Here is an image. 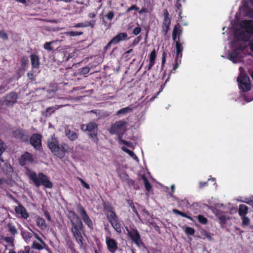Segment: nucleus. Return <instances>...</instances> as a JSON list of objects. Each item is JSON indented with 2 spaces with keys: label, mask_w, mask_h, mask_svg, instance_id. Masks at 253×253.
Returning a JSON list of instances; mask_svg holds the SVG:
<instances>
[{
  "label": "nucleus",
  "mask_w": 253,
  "mask_h": 253,
  "mask_svg": "<svg viewBox=\"0 0 253 253\" xmlns=\"http://www.w3.org/2000/svg\"><path fill=\"white\" fill-rule=\"evenodd\" d=\"M69 213L72 215L74 219H70L72 224L71 231L76 239V242L81 247H82L84 245V238L82 235V231L84 230V224L78 215L74 211H70Z\"/></svg>",
  "instance_id": "f257e3e1"
},
{
  "label": "nucleus",
  "mask_w": 253,
  "mask_h": 253,
  "mask_svg": "<svg viewBox=\"0 0 253 253\" xmlns=\"http://www.w3.org/2000/svg\"><path fill=\"white\" fill-rule=\"evenodd\" d=\"M102 206L107 218L113 228L118 233H121L122 225L114 211V207L109 202L104 201L103 202Z\"/></svg>",
  "instance_id": "f03ea898"
},
{
  "label": "nucleus",
  "mask_w": 253,
  "mask_h": 253,
  "mask_svg": "<svg viewBox=\"0 0 253 253\" xmlns=\"http://www.w3.org/2000/svg\"><path fill=\"white\" fill-rule=\"evenodd\" d=\"M29 179L33 182L34 185L39 187L42 185L46 188H52L53 183L49 180L47 175L42 172H39L38 174L35 171H30L28 174Z\"/></svg>",
  "instance_id": "7ed1b4c3"
},
{
  "label": "nucleus",
  "mask_w": 253,
  "mask_h": 253,
  "mask_svg": "<svg viewBox=\"0 0 253 253\" xmlns=\"http://www.w3.org/2000/svg\"><path fill=\"white\" fill-rule=\"evenodd\" d=\"M98 125L94 122H90L87 124H82L80 126L81 129L84 132H87L89 138L97 145L99 139L97 136Z\"/></svg>",
  "instance_id": "20e7f679"
},
{
  "label": "nucleus",
  "mask_w": 253,
  "mask_h": 253,
  "mask_svg": "<svg viewBox=\"0 0 253 253\" xmlns=\"http://www.w3.org/2000/svg\"><path fill=\"white\" fill-rule=\"evenodd\" d=\"M127 123L124 120H120L112 124L109 131L111 134H124L126 131V126Z\"/></svg>",
  "instance_id": "39448f33"
},
{
  "label": "nucleus",
  "mask_w": 253,
  "mask_h": 253,
  "mask_svg": "<svg viewBox=\"0 0 253 253\" xmlns=\"http://www.w3.org/2000/svg\"><path fill=\"white\" fill-rule=\"evenodd\" d=\"M126 230L129 237L138 247H145V244L141 238L139 232L136 228H131L130 230L126 229Z\"/></svg>",
  "instance_id": "423d86ee"
},
{
  "label": "nucleus",
  "mask_w": 253,
  "mask_h": 253,
  "mask_svg": "<svg viewBox=\"0 0 253 253\" xmlns=\"http://www.w3.org/2000/svg\"><path fill=\"white\" fill-rule=\"evenodd\" d=\"M77 211L81 215L82 219H83L85 224L89 229H92L93 228L92 221L86 213L85 210L81 204H79L77 205Z\"/></svg>",
  "instance_id": "0eeeda50"
},
{
  "label": "nucleus",
  "mask_w": 253,
  "mask_h": 253,
  "mask_svg": "<svg viewBox=\"0 0 253 253\" xmlns=\"http://www.w3.org/2000/svg\"><path fill=\"white\" fill-rule=\"evenodd\" d=\"M42 135L39 133H34L31 136L30 143L36 150L41 151L42 149Z\"/></svg>",
  "instance_id": "6e6552de"
},
{
  "label": "nucleus",
  "mask_w": 253,
  "mask_h": 253,
  "mask_svg": "<svg viewBox=\"0 0 253 253\" xmlns=\"http://www.w3.org/2000/svg\"><path fill=\"white\" fill-rule=\"evenodd\" d=\"M105 242L107 246V249L109 253H115L118 249V246L117 241L110 238L109 236H106L105 238Z\"/></svg>",
  "instance_id": "1a4fd4ad"
},
{
  "label": "nucleus",
  "mask_w": 253,
  "mask_h": 253,
  "mask_svg": "<svg viewBox=\"0 0 253 253\" xmlns=\"http://www.w3.org/2000/svg\"><path fill=\"white\" fill-rule=\"evenodd\" d=\"M14 201L18 204V205L16 206L14 209L16 213L20 214L23 218L27 219L29 217V214L26 209L17 200L14 199Z\"/></svg>",
  "instance_id": "9d476101"
},
{
  "label": "nucleus",
  "mask_w": 253,
  "mask_h": 253,
  "mask_svg": "<svg viewBox=\"0 0 253 253\" xmlns=\"http://www.w3.org/2000/svg\"><path fill=\"white\" fill-rule=\"evenodd\" d=\"M48 146L49 149L51 150L56 156L57 157V153L58 152V149L59 144L57 139L55 137H51L47 141Z\"/></svg>",
  "instance_id": "9b49d317"
},
{
  "label": "nucleus",
  "mask_w": 253,
  "mask_h": 253,
  "mask_svg": "<svg viewBox=\"0 0 253 253\" xmlns=\"http://www.w3.org/2000/svg\"><path fill=\"white\" fill-rule=\"evenodd\" d=\"M240 27L247 33L253 35V20H243L240 22Z\"/></svg>",
  "instance_id": "f8f14e48"
},
{
  "label": "nucleus",
  "mask_w": 253,
  "mask_h": 253,
  "mask_svg": "<svg viewBox=\"0 0 253 253\" xmlns=\"http://www.w3.org/2000/svg\"><path fill=\"white\" fill-rule=\"evenodd\" d=\"M18 95L16 92L12 91L5 96L4 102L7 106H12L17 102Z\"/></svg>",
  "instance_id": "ddd939ff"
},
{
  "label": "nucleus",
  "mask_w": 253,
  "mask_h": 253,
  "mask_svg": "<svg viewBox=\"0 0 253 253\" xmlns=\"http://www.w3.org/2000/svg\"><path fill=\"white\" fill-rule=\"evenodd\" d=\"M13 135L15 138L19 139L22 141H28V135L25 134L24 131L22 129H16L13 131Z\"/></svg>",
  "instance_id": "4468645a"
},
{
  "label": "nucleus",
  "mask_w": 253,
  "mask_h": 253,
  "mask_svg": "<svg viewBox=\"0 0 253 253\" xmlns=\"http://www.w3.org/2000/svg\"><path fill=\"white\" fill-rule=\"evenodd\" d=\"M70 151L69 145L66 143H62L61 146L59 147L58 152L57 153V157L60 159H63L65 157L66 153Z\"/></svg>",
  "instance_id": "2eb2a0df"
},
{
  "label": "nucleus",
  "mask_w": 253,
  "mask_h": 253,
  "mask_svg": "<svg viewBox=\"0 0 253 253\" xmlns=\"http://www.w3.org/2000/svg\"><path fill=\"white\" fill-rule=\"evenodd\" d=\"M183 31V28L179 24L175 25L173 28L172 38L174 42H176L177 40H180V37L181 36Z\"/></svg>",
  "instance_id": "dca6fc26"
},
{
  "label": "nucleus",
  "mask_w": 253,
  "mask_h": 253,
  "mask_svg": "<svg viewBox=\"0 0 253 253\" xmlns=\"http://www.w3.org/2000/svg\"><path fill=\"white\" fill-rule=\"evenodd\" d=\"M33 161V158L32 155L27 152H25L24 154L21 156L19 159V162L21 166L26 165L27 162L32 163Z\"/></svg>",
  "instance_id": "f3484780"
},
{
  "label": "nucleus",
  "mask_w": 253,
  "mask_h": 253,
  "mask_svg": "<svg viewBox=\"0 0 253 253\" xmlns=\"http://www.w3.org/2000/svg\"><path fill=\"white\" fill-rule=\"evenodd\" d=\"M234 38L239 41L249 42L250 39V37L246 36L243 31H237L234 34Z\"/></svg>",
  "instance_id": "a211bd4d"
},
{
  "label": "nucleus",
  "mask_w": 253,
  "mask_h": 253,
  "mask_svg": "<svg viewBox=\"0 0 253 253\" xmlns=\"http://www.w3.org/2000/svg\"><path fill=\"white\" fill-rule=\"evenodd\" d=\"M128 35L126 33H120L112 39L114 42V44H117L120 42L127 39Z\"/></svg>",
  "instance_id": "6ab92c4d"
},
{
  "label": "nucleus",
  "mask_w": 253,
  "mask_h": 253,
  "mask_svg": "<svg viewBox=\"0 0 253 253\" xmlns=\"http://www.w3.org/2000/svg\"><path fill=\"white\" fill-rule=\"evenodd\" d=\"M30 57L32 68H38L40 64L39 55L36 54H31Z\"/></svg>",
  "instance_id": "aec40b11"
},
{
  "label": "nucleus",
  "mask_w": 253,
  "mask_h": 253,
  "mask_svg": "<svg viewBox=\"0 0 253 253\" xmlns=\"http://www.w3.org/2000/svg\"><path fill=\"white\" fill-rule=\"evenodd\" d=\"M36 225L38 226L41 230H44L47 227V225L45 223V220L40 216H37L36 220Z\"/></svg>",
  "instance_id": "412c9836"
},
{
  "label": "nucleus",
  "mask_w": 253,
  "mask_h": 253,
  "mask_svg": "<svg viewBox=\"0 0 253 253\" xmlns=\"http://www.w3.org/2000/svg\"><path fill=\"white\" fill-rule=\"evenodd\" d=\"M65 134H66V136L71 141H75L78 137V135L76 132H75L74 131H72L69 129L65 130Z\"/></svg>",
  "instance_id": "4be33fe9"
},
{
  "label": "nucleus",
  "mask_w": 253,
  "mask_h": 253,
  "mask_svg": "<svg viewBox=\"0 0 253 253\" xmlns=\"http://www.w3.org/2000/svg\"><path fill=\"white\" fill-rule=\"evenodd\" d=\"M248 212V207L244 204L239 206L238 213L241 216H246Z\"/></svg>",
  "instance_id": "5701e85b"
},
{
  "label": "nucleus",
  "mask_w": 253,
  "mask_h": 253,
  "mask_svg": "<svg viewBox=\"0 0 253 253\" xmlns=\"http://www.w3.org/2000/svg\"><path fill=\"white\" fill-rule=\"evenodd\" d=\"M133 108L132 105L126 107H125L118 110L116 113V115L120 116L121 115H125L129 112L132 111Z\"/></svg>",
  "instance_id": "b1692460"
},
{
  "label": "nucleus",
  "mask_w": 253,
  "mask_h": 253,
  "mask_svg": "<svg viewBox=\"0 0 253 253\" xmlns=\"http://www.w3.org/2000/svg\"><path fill=\"white\" fill-rule=\"evenodd\" d=\"M239 50L238 49H235L232 50L229 54V59L233 62H236V60L239 56Z\"/></svg>",
  "instance_id": "393cba45"
},
{
  "label": "nucleus",
  "mask_w": 253,
  "mask_h": 253,
  "mask_svg": "<svg viewBox=\"0 0 253 253\" xmlns=\"http://www.w3.org/2000/svg\"><path fill=\"white\" fill-rule=\"evenodd\" d=\"M62 106L61 105H55L52 107H49L46 108L45 110V116H50L53 113H54L55 111L57 109H59Z\"/></svg>",
  "instance_id": "a878e982"
},
{
  "label": "nucleus",
  "mask_w": 253,
  "mask_h": 253,
  "mask_svg": "<svg viewBox=\"0 0 253 253\" xmlns=\"http://www.w3.org/2000/svg\"><path fill=\"white\" fill-rule=\"evenodd\" d=\"M238 84L241 83L250 82V79L249 77L245 73H241L237 79Z\"/></svg>",
  "instance_id": "bb28decb"
},
{
  "label": "nucleus",
  "mask_w": 253,
  "mask_h": 253,
  "mask_svg": "<svg viewBox=\"0 0 253 253\" xmlns=\"http://www.w3.org/2000/svg\"><path fill=\"white\" fill-rule=\"evenodd\" d=\"M57 41H52L49 42H46L43 45V47L44 49L48 51H54V47L53 46V44L56 43Z\"/></svg>",
  "instance_id": "cd10ccee"
},
{
  "label": "nucleus",
  "mask_w": 253,
  "mask_h": 253,
  "mask_svg": "<svg viewBox=\"0 0 253 253\" xmlns=\"http://www.w3.org/2000/svg\"><path fill=\"white\" fill-rule=\"evenodd\" d=\"M239 88L242 89L243 92H247L251 90V84L250 82L241 83L239 84Z\"/></svg>",
  "instance_id": "c85d7f7f"
},
{
  "label": "nucleus",
  "mask_w": 253,
  "mask_h": 253,
  "mask_svg": "<svg viewBox=\"0 0 253 253\" xmlns=\"http://www.w3.org/2000/svg\"><path fill=\"white\" fill-rule=\"evenodd\" d=\"M6 149V144L3 140L0 139V160L1 162H4V160L2 157V154L5 151Z\"/></svg>",
  "instance_id": "c756f323"
},
{
  "label": "nucleus",
  "mask_w": 253,
  "mask_h": 253,
  "mask_svg": "<svg viewBox=\"0 0 253 253\" xmlns=\"http://www.w3.org/2000/svg\"><path fill=\"white\" fill-rule=\"evenodd\" d=\"M172 212L173 213L179 215L182 217H185L191 221H193V219L191 216L188 215L186 213L181 211L177 209H173Z\"/></svg>",
  "instance_id": "7c9ffc66"
},
{
  "label": "nucleus",
  "mask_w": 253,
  "mask_h": 253,
  "mask_svg": "<svg viewBox=\"0 0 253 253\" xmlns=\"http://www.w3.org/2000/svg\"><path fill=\"white\" fill-rule=\"evenodd\" d=\"M142 180L144 182V184L145 188L147 192H150L152 189V185L149 182L147 177L144 175H142L141 177Z\"/></svg>",
  "instance_id": "2f4dec72"
},
{
  "label": "nucleus",
  "mask_w": 253,
  "mask_h": 253,
  "mask_svg": "<svg viewBox=\"0 0 253 253\" xmlns=\"http://www.w3.org/2000/svg\"><path fill=\"white\" fill-rule=\"evenodd\" d=\"M21 235L26 242H28L32 237V234L26 230L21 231Z\"/></svg>",
  "instance_id": "473e14b6"
},
{
  "label": "nucleus",
  "mask_w": 253,
  "mask_h": 253,
  "mask_svg": "<svg viewBox=\"0 0 253 253\" xmlns=\"http://www.w3.org/2000/svg\"><path fill=\"white\" fill-rule=\"evenodd\" d=\"M126 176L127 178L126 179V181L128 186L129 187H133L135 189H137L138 186L135 183V181L134 180L130 178L127 174Z\"/></svg>",
  "instance_id": "72a5a7b5"
},
{
  "label": "nucleus",
  "mask_w": 253,
  "mask_h": 253,
  "mask_svg": "<svg viewBox=\"0 0 253 253\" xmlns=\"http://www.w3.org/2000/svg\"><path fill=\"white\" fill-rule=\"evenodd\" d=\"M219 223L220 224L222 227L226 223V221L228 219H229L230 218L229 217H226L223 214L222 215H220L218 217Z\"/></svg>",
  "instance_id": "f704fd0d"
},
{
  "label": "nucleus",
  "mask_w": 253,
  "mask_h": 253,
  "mask_svg": "<svg viewBox=\"0 0 253 253\" xmlns=\"http://www.w3.org/2000/svg\"><path fill=\"white\" fill-rule=\"evenodd\" d=\"M32 248H33L34 249L38 250H42L44 248H45L46 249H48V248L45 247L42 244H40V243H39L38 242H37L35 241H34L33 242V244L32 245Z\"/></svg>",
  "instance_id": "c9c22d12"
},
{
  "label": "nucleus",
  "mask_w": 253,
  "mask_h": 253,
  "mask_svg": "<svg viewBox=\"0 0 253 253\" xmlns=\"http://www.w3.org/2000/svg\"><path fill=\"white\" fill-rule=\"evenodd\" d=\"M64 34L67 37H75L83 35V32L78 31H70L65 32Z\"/></svg>",
  "instance_id": "e433bc0d"
},
{
  "label": "nucleus",
  "mask_w": 253,
  "mask_h": 253,
  "mask_svg": "<svg viewBox=\"0 0 253 253\" xmlns=\"http://www.w3.org/2000/svg\"><path fill=\"white\" fill-rule=\"evenodd\" d=\"M180 40L178 39L176 42H174L175 43L176 53H178V54L180 52H182L183 50L182 43H180Z\"/></svg>",
  "instance_id": "4c0bfd02"
},
{
  "label": "nucleus",
  "mask_w": 253,
  "mask_h": 253,
  "mask_svg": "<svg viewBox=\"0 0 253 253\" xmlns=\"http://www.w3.org/2000/svg\"><path fill=\"white\" fill-rule=\"evenodd\" d=\"M178 204L179 207L188 208L190 205L188 200L186 199L183 200H178Z\"/></svg>",
  "instance_id": "58836bf2"
},
{
  "label": "nucleus",
  "mask_w": 253,
  "mask_h": 253,
  "mask_svg": "<svg viewBox=\"0 0 253 253\" xmlns=\"http://www.w3.org/2000/svg\"><path fill=\"white\" fill-rule=\"evenodd\" d=\"M7 227L8 228V231L10 232L12 235H15L17 234V230L14 225L11 223H8L7 224Z\"/></svg>",
  "instance_id": "ea45409f"
},
{
  "label": "nucleus",
  "mask_w": 253,
  "mask_h": 253,
  "mask_svg": "<svg viewBox=\"0 0 253 253\" xmlns=\"http://www.w3.org/2000/svg\"><path fill=\"white\" fill-rule=\"evenodd\" d=\"M123 135L124 134H120L119 135H118V138L119 142L120 143L124 144L128 147H130L131 146V143L126 140L123 139L122 138Z\"/></svg>",
  "instance_id": "a19ab883"
},
{
  "label": "nucleus",
  "mask_w": 253,
  "mask_h": 253,
  "mask_svg": "<svg viewBox=\"0 0 253 253\" xmlns=\"http://www.w3.org/2000/svg\"><path fill=\"white\" fill-rule=\"evenodd\" d=\"M123 135L124 134H120L119 135H118V138L119 142L120 143L124 144L128 147H130L131 146V143L126 140L123 139L122 138Z\"/></svg>",
  "instance_id": "79ce46f5"
},
{
  "label": "nucleus",
  "mask_w": 253,
  "mask_h": 253,
  "mask_svg": "<svg viewBox=\"0 0 253 253\" xmlns=\"http://www.w3.org/2000/svg\"><path fill=\"white\" fill-rule=\"evenodd\" d=\"M180 64L181 62L175 60V63L173 65L172 69L170 71L169 74V77L166 80V83L167 82V81L169 80L171 74L174 72V71L177 69V68L178 67L179 65Z\"/></svg>",
  "instance_id": "37998d69"
},
{
  "label": "nucleus",
  "mask_w": 253,
  "mask_h": 253,
  "mask_svg": "<svg viewBox=\"0 0 253 253\" xmlns=\"http://www.w3.org/2000/svg\"><path fill=\"white\" fill-rule=\"evenodd\" d=\"M241 217L242 220V225L243 227L247 226L250 224V219L248 217L246 216H241Z\"/></svg>",
  "instance_id": "c03bdc74"
},
{
  "label": "nucleus",
  "mask_w": 253,
  "mask_h": 253,
  "mask_svg": "<svg viewBox=\"0 0 253 253\" xmlns=\"http://www.w3.org/2000/svg\"><path fill=\"white\" fill-rule=\"evenodd\" d=\"M195 232L194 228L190 227H186L185 229V233L187 235H193Z\"/></svg>",
  "instance_id": "a18cd8bd"
},
{
  "label": "nucleus",
  "mask_w": 253,
  "mask_h": 253,
  "mask_svg": "<svg viewBox=\"0 0 253 253\" xmlns=\"http://www.w3.org/2000/svg\"><path fill=\"white\" fill-rule=\"evenodd\" d=\"M90 71V68L88 67H84L80 69L79 74L80 75H85Z\"/></svg>",
  "instance_id": "49530a36"
},
{
  "label": "nucleus",
  "mask_w": 253,
  "mask_h": 253,
  "mask_svg": "<svg viewBox=\"0 0 253 253\" xmlns=\"http://www.w3.org/2000/svg\"><path fill=\"white\" fill-rule=\"evenodd\" d=\"M199 222L203 224H206L208 222V219L203 215H199L197 216Z\"/></svg>",
  "instance_id": "de8ad7c7"
},
{
  "label": "nucleus",
  "mask_w": 253,
  "mask_h": 253,
  "mask_svg": "<svg viewBox=\"0 0 253 253\" xmlns=\"http://www.w3.org/2000/svg\"><path fill=\"white\" fill-rule=\"evenodd\" d=\"M157 57L156 52L155 49H153L150 53L149 56V59L150 60H154L155 61L156 58Z\"/></svg>",
  "instance_id": "09e8293b"
},
{
  "label": "nucleus",
  "mask_w": 253,
  "mask_h": 253,
  "mask_svg": "<svg viewBox=\"0 0 253 253\" xmlns=\"http://www.w3.org/2000/svg\"><path fill=\"white\" fill-rule=\"evenodd\" d=\"M8 89L9 88L7 84H1L0 85V93H3Z\"/></svg>",
  "instance_id": "8fccbe9b"
},
{
  "label": "nucleus",
  "mask_w": 253,
  "mask_h": 253,
  "mask_svg": "<svg viewBox=\"0 0 253 253\" xmlns=\"http://www.w3.org/2000/svg\"><path fill=\"white\" fill-rule=\"evenodd\" d=\"M141 40L142 37H141V36H138L133 40L131 44V46L133 47L135 46V45L138 44V43L141 41Z\"/></svg>",
  "instance_id": "3c124183"
},
{
  "label": "nucleus",
  "mask_w": 253,
  "mask_h": 253,
  "mask_svg": "<svg viewBox=\"0 0 253 253\" xmlns=\"http://www.w3.org/2000/svg\"><path fill=\"white\" fill-rule=\"evenodd\" d=\"M169 27H170V26L162 25V32L164 34V36H166L167 35L168 31L169 29Z\"/></svg>",
  "instance_id": "603ef678"
},
{
  "label": "nucleus",
  "mask_w": 253,
  "mask_h": 253,
  "mask_svg": "<svg viewBox=\"0 0 253 253\" xmlns=\"http://www.w3.org/2000/svg\"><path fill=\"white\" fill-rule=\"evenodd\" d=\"M122 149L125 152H126L127 154H128L129 156L131 157H133L134 155V153L133 151L131 150H130L129 149H127L126 147H122Z\"/></svg>",
  "instance_id": "864d4df0"
},
{
  "label": "nucleus",
  "mask_w": 253,
  "mask_h": 253,
  "mask_svg": "<svg viewBox=\"0 0 253 253\" xmlns=\"http://www.w3.org/2000/svg\"><path fill=\"white\" fill-rule=\"evenodd\" d=\"M0 38L3 40H7L8 39L7 34L3 30L0 31Z\"/></svg>",
  "instance_id": "5fc2aeb1"
},
{
  "label": "nucleus",
  "mask_w": 253,
  "mask_h": 253,
  "mask_svg": "<svg viewBox=\"0 0 253 253\" xmlns=\"http://www.w3.org/2000/svg\"><path fill=\"white\" fill-rule=\"evenodd\" d=\"M213 213L217 218H218V217L220 216V215H222L223 214V212L217 209L213 210Z\"/></svg>",
  "instance_id": "6e6d98bb"
},
{
  "label": "nucleus",
  "mask_w": 253,
  "mask_h": 253,
  "mask_svg": "<svg viewBox=\"0 0 253 253\" xmlns=\"http://www.w3.org/2000/svg\"><path fill=\"white\" fill-rule=\"evenodd\" d=\"M141 29L140 28V27L139 26V25H138V26L135 27L133 31H132V33L134 35H138L140 32H141Z\"/></svg>",
  "instance_id": "4d7b16f0"
},
{
  "label": "nucleus",
  "mask_w": 253,
  "mask_h": 253,
  "mask_svg": "<svg viewBox=\"0 0 253 253\" xmlns=\"http://www.w3.org/2000/svg\"><path fill=\"white\" fill-rule=\"evenodd\" d=\"M112 44H114V42L113 41L112 39H111V41L109 42L107 45L104 47V51L106 52L107 50L110 49Z\"/></svg>",
  "instance_id": "13d9d810"
},
{
  "label": "nucleus",
  "mask_w": 253,
  "mask_h": 253,
  "mask_svg": "<svg viewBox=\"0 0 253 253\" xmlns=\"http://www.w3.org/2000/svg\"><path fill=\"white\" fill-rule=\"evenodd\" d=\"M243 202L250 205L253 206V197H250L246 198V200L243 201Z\"/></svg>",
  "instance_id": "bf43d9fd"
},
{
  "label": "nucleus",
  "mask_w": 253,
  "mask_h": 253,
  "mask_svg": "<svg viewBox=\"0 0 253 253\" xmlns=\"http://www.w3.org/2000/svg\"><path fill=\"white\" fill-rule=\"evenodd\" d=\"M80 181L81 182L82 185L86 189H89L90 188V186L88 184L86 183L82 178H79Z\"/></svg>",
  "instance_id": "052dcab7"
},
{
  "label": "nucleus",
  "mask_w": 253,
  "mask_h": 253,
  "mask_svg": "<svg viewBox=\"0 0 253 253\" xmlns=\"http://www.w3.org/2000/svg\"><path fill=\"white\" fill-rule=\"evenodd\" d=\"M129 206L130 207H131V208L132 209V211L134 213H135V214L138 216H139V213L137 211V209L136 208H135V207L134 206L133 203H132V202L131 201V203L129 204Z\"/></svg>",
  "instance_id": "680f3d73"
},
{
  "label": "nucleus",
  "mask_w": 253,
  "mask_h": 253,
  "mask_svg": "<svg viewBox=\"0 0 253 253\" xmlns=\"http://www.w3.org/2000/svg\"><path fill=\"white\" fill-rule=\"evenodd\" d=\"M139 7H138L136 5L133 4V5H132L130 7L127 8V9L126 10V12L128 13L132 10H135L136 11H139Z\"/></svg>",
  "instance_id": "e2e57ef3"
},
{
  "label": "nucleus",
  "mask_w": 253,
  "mask_h": 253,
  "mask_svg": "<svg viewBox=\"0 0 253 253\" xmlns=\"http://www.w3.org/2000/svg\"><path fill=\"white\" fill-rule=\"evenodd\" d=\"M35 237L45 247L48 248L47 245L43 241L42 238L36 233H34Z\"/></svg>",
  "instance_id": "0e129e2a"
},
{
  "label": "nucleus",
  "mask_w": 253,
  "mask_h": 253,
  "mask_svg": "<svg viewBox=\"0 0 253 253\" xmlns=\"http://www.w3.org/2000/svg\"><path fill=\"white\" fill-rule=\"evenodd\" d=\"M167 56V52L165 51H163L162 53V64H165L166 62V58Z\"/></svg>",
  "instance_id": "69168bd1"
},
{
  "label": "nucleus",
  "mask_w": 253,
  "mask_h": 253,
  "mask_svg": "<svg viewBox=\"0 0 253 253\" xmlns=\"http://www.w3.org/2000/svg\"><path fill=\"white\" fill-rule=\"evenodd\" d=\"M114 16V14L113 11H110L109 12L106 14V17L109 20H111Z\"/></svg>",
  "instance_id": "338daca9"
},
{
  "label": "nucleus",
  "mask_w": 253,
  "mask_h": 253,
  "mask_svg": "<svg viewBox=\"0 0 253 253\" xmlns=\"http://www.w3.org/2000/svg\"><path fill=\"white\" fill-rule=\"evenodd\" d=\"M21 62L22 65L25 66L29 62L28 58L26 56H23L21 58Z\"/></svg>",
  "instance_id": "774afa93"
}]
</instances>
